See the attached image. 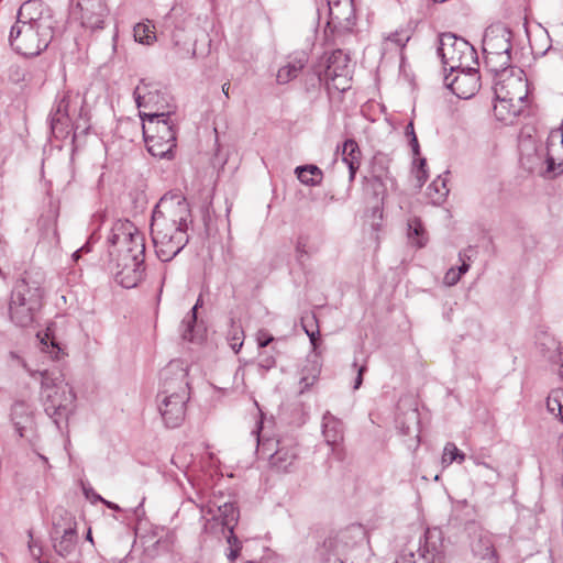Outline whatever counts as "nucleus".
I'll return each instance as SVG.
<instances>
[{"label": "nucleus", "instance_id": "obj_50", "mask_svg": "<svg viewBox=\"0 0 563 563\" xmlns=\"http://www.w3.org/2000/svg\"><path fill=\"white\" fill-rule=\"evenodd\" d=\"M303 329H305L306 334L309 336L311 344L313 345V347H316V342H317V339L319 335L318 327L313 330V329H308L306 325H303Z\"/></svg>", "mask_w": 563, "mask_h": 563}, {"label": "nucleus", "instance_id": "obj_21", "mask_svg": "<svg viewBox=\"0 0 563 563\" xmlns=\"http://www.w3.org/2000/svg\"><path fill=\"white\" fill-rule=\"evenodd\" d=\"M201 511L212 515L213 519L220 521L231 534L233 533V527L239 518L238 509L233 503L217 504L216 501H209L207 506L201 507Z\"/></svg>", "mask_w": 563, "mask_h": 563}, {"label": "nucleus", "instance_id": "obj_45", "mask_svg": "<svg viewBox=\"0 0 563 563\" xmlns=\"http://www.w3.org/2000/svg\"><path fill=\"white\" fill-rule=\"evenodd\" d=\"M461 279L460 273L455 268H450L444 275V284L454 286Z\"/></svg>", "mask_w": 563, "mask_h": 563}, {"label": "nucleus", "instance_id": "obj_26", "mask_svg": "<svg viewBox=\"0 0 563 563\" xmlns=\"http://www.w3.org/2000/svg\"><path fill=\"white\" fill-rule=\"evenodd\" d=\"M306 63L307 55L305 53L294 57L278 69L276 75L277 82L284 85L296 78L305 67Z\"/></svg>", "mask_w": 563, "mask_h": 563}, {"label": "nucleus", "instance_id": "obj_4", "mask_svg": "<svg viewBox=\"0 0 563 563\" xmlns=\"http://www.w3.org/2000/svg\"><path fill=\"white\" fill-rule=\"evenodd\" d=\"M23 367L32 378H40V396L44 411L57 429L62 430V422L67 423L76 410L77 397L73 386L59 371L32 369L24 362Z\"/></svg>", "mask_w": 563, "mask_h": 563}, {"label": "nucleus", "instance_id": "obj_20", "mask_svg": "<svg viewBox=\"0 0 563 563\" xmlns=\"http://www.w3.org/2000/svg\"><path fill=\"white\" fill-rule=\"evenodd\" d=\"M81 24L90 30L103 27L108 9L103 0H80Z\"/></svg>", "mask_w": 563, "mask_h": 563}, {"label": "nucleus", "instance_id": "obj_55", "mask_svg": "<svg viewBox=\"0 0 563 563\" xmlns=\"http://www.w3.org/2000/svg\"><path fill=\"white\" fill-rule=\"evenodd\" d=\"M558 362L560 363L559 375H560L561 379L563 380V352L559 353Z\"/></svg>", "mask_w": 563, "mask_h": 563}, {"label": "nucleus", "instance_id": "obj_14", "mask_svg": "<svg viewBox=\"0 0 563 563\" xmlns=\"http://www.w3.org/2000/svg\"><path fill=\"white\" fill-rule=\"evenodd\" d=\"M11 421L15 433L35 446L38 440L34 411L24 401H16L11 408Z\"/></svg>", "mask_w": 563, "mask_h": 563}, {"label": "nucleus", "instance_id": "obj_46", "mask_svg": "<svg viewBox=\"0 0 563 563\" xmlns=\"http://www.w3.org/2000/svg\"><path fill=\"white\" fill-rule=\"evenodd\" d=\"M175 46L177 47V55L180 57V58H185V57H192L195 56V48L191 47V46H188V47H185V46H181L179 47V43L177 41H175Z\"/></svg>", "mask_w": 563, "mask_h": 563}, {"label": "nucleus", "instance_id": "obj_5", "mask_svg": "<svg viewBox=\"0 0 563 563\" xmlns=\"http://www.w3.org/2000/svg\"><path fill=\"white\" fill-rule=\"evenodd\" d=\"M147 151L158 158H173L176 130L170 112H140Z\"/></svg>", "mask_w": 563, "mask_h": 563}, {"label": "nucleus", "instance_id": "obj_43", "mask_svg": "<svg viewBox=\"0 0 563 563\" xmlns=\"http://www.w3.org/2000/svg\"><path fill=\"white\" fill-rule=\"evenodd\" d=\"M243 331L240 328H233L230 339V346L238 353L243 345Z\"/></svg>", "mask_w": 563, "mask_h": 563}, {"label": "nucleus", "instance_id": "obj_7", "mask_svg": "<svg viewBox=\"0 0 563 563\" xmlns=\"http://www.w3.org/2000/svg\"><path fill=\"white\" fill-rule=\"evenodd\" d=\"M494 93L497 101L494 106L496 117L505 120L504 111L516 117L528 98L527 80L518 75H507L495 82Z\"/></svg>", "mask_w": 563, "mask_h": 563}, {"label": "nucleus", "instance_id": "obj_32", "mask_svg": "<svg viewBox=\"0 0 563 563\" xmlns=\"http://www.w3.org/2000/svg\"><path fill=\"white\" fill-rule=\"evenodd\" d=\"M295 173L300 183L307 186H317L322 180V172L316 165L298 166L296 167Z\"/></svg>", "mask_w": 563, "mask_h": 563}, {"label": "nucleus", "instance_id": "obj_28", "mask_svg": "<svg viewBox=\"0 0 563 563\" xmlns=\"http://www.w3.org/2000/svg\"><path fill=\"white\" fill-rule=\"evenodd\" d=\"M389 158L384 154H376L373 159V181L378 187H385V181L390 179L388 172Z\"/></svg>", "mask_w": 563, "mask_h": 563}, {"label": "nucleus", "instance_id": "obj_12", "mask_svg": "<svg viewBox=\"0 0 563 563\" xmlns=\"http://www.w3.org/2000/svg\"><path fill=\"white\" fill-rule=\"evenodd\" d=\"M363 538L364 530L361 526H351L329 536L320 549L323 563H344L347 551Z\"/></svg>", "mask_w": 563, "mask_h": 563}, {"label": "nucleus", "instance_id": "obj_49", "mask_svg": "<svg viewBox=\"0 0 563 563\" xmlns=\"http://www.w3.org/2000/svg\"><path fill=\"white\" fill-rule=\"evenodd\" d=\"M30 538H32V536L30 534ZM29 549H30V552H31V555L35 559V560H38L42 555V549L41 547H38L34 541L33 539H31V541L29 542Z\"/></svg>", "mask_w": 563, "mask_h": 563}, {"label": "nucleus", "instance_id": "obj_24", "mask_svg": "<svg viewBox=\"0 0 563 563\" xmlns=\"http://www.w3.org/2000/svg\"><path fill=\"white\" fill-rule=\"evenodd\" d=\"M321 373V364L316 355L307 357L300 368V393H305L318 380Z\"/></svg>", "mask_w": 563, "mask_h": 563}, {"label": "nucleus", "instance_id": "obj_31", "mask_svg": "<svg viewBox=\"0 0 563 563\" xmlns=\"http://www.w3.org/2000/svg\"><path fill=\"white\" fill-rule=\"evenodd\" d=\"M407 225L408 241L417 247H423L428 242V236L420 219H409Z\"/></svg>", "mask_w": 563, "mask_h": 563}, {"label": "nucleus", "instance_id": "obj_47", "mask_svg": "<svg viewBox=\"0 0 563 563\" xmlns=\"http://www.w3.org/2000/svg\"><path fill=\"white\" fill-rule=\"evenodd\" d=\"M256 340H257V344H258L260 347H265L271 342L274 341V338L271 334H268L267 332H265V331H260L257 333V339Z\"/></svg>", "mask_w": 563, "mask_h": 563}, {"label": "nucleus", "instance_id": "obj_23", "mask_svg": "<svg viewBox=\"0 0 563 563\" xmlns=\"http://www.w3.org/2000/svg\"><path fill=\"white\" fill-rule=\"evenodd\" d=\"M322 434L328 445L340 444L344 434L343 423L330 412H325L322 418Z\"/></svg>", "mask_w": 563, "mask_h": 563}, {"label": "nucleus", "instance_id": "obj_2", "mask_svg": "<svg viewBox=\"0 0 563 563\" xmlns=\"http://www.w3.org/2000/svg\"><path fill=\"white\" fill-rule=\"evenodd\" d=\"M55 21L38 0H27L19 9L11 26L9 43L25 56H37L47 48L54 36Z\"/></svg>", "mask_w": 563, "mask_h": 563}, {"label": "nucleus", "instance_id": "obj_33", "mask_svg": "<svg viewBox=\"0 0 563 563\" xmlns=\"http://www.w3.org/2000/svg\"><path fill=\"white\" fill-rule=\"evenodd\" d=\"M134 99L137 108H147L156 101L158 97L157 89H150L148 86L142 80L134 90Z\"/></svg>", "mask_w": 563, "mask_h": 563}, {"label": "nucleus", "instance_id": "obj_39", "mask_svg": "<svg viewBox=\"0 0 563 563\" xmlns=\"http://www.w3.org/2000/svg\"><path fill=\"white\" fill-rule=\"evenodd\" d=\"M465 454L461 452L454 443L448 442L445 444L442 455V463L444 465H450L453 462L461 464L465 461Z\"/></svg>", "mask_w": 563, "mask_h": 563}, {"label": "nucleus", "instance_id": "obj_19", "mask_svg": "<svg viewBox=\"0 0 563 563\" xmlns=\"http://www.w3.org/2000/svg\"><path fill=\"white\" fill-rule=\"evenodd\" d=\"M512 48L511 45V32L505 26H495L486 31L483 38V52L484 54H510Z\"/></svg>", "mask_w": 563, "mask_h": 563}, {"label": "nucleus", "instance_id": "obj_62", "mask_svg": "<svg viewBox=\"0 0 563 563\" xmlns=\"http://www.w3.org/2000/svg\"><path fill=\"white\" fill-rule=\"evenodd\" d=\"M87 539H88V540H90V541L92 540V539H91V532H90V531H88V533H87Z\"/></svg>", "mask_w": 563, "mask_h": 563}, {"label": "nucleus", "instance_id": "obj_27", "mask_svg": "<svg viewBox=\"0 0 563 563\" xmlns=\"http://www.w3.org/2000/svg\"><path fill=\"white\" fill-rule=\"evenodd\" d=\"M448 174L439 175L427 188V195L433 205H441L449 195Z\"/></svg>", "mask_w": 563, "mask_h": 563}, {"label": "nucleus", "instance_id": "obj_30", "mask_svg": "<svg viewBox=\"0 0 563 563\" xmlns=\"http://www.w3.org/2000/svg\"><path fill=\"white\" fill-rule=\"evenodd\" d=\"M133 35L137 43L148 46L157 40L155 25L150 20L137 23L133 29Z\"/></svg>", "mask_w": 563, "mask_h": 563}, {"label": "nucleus", "instance_id": "obj_29", "mask_svg": "<svg viewBox=\"0 0 563 563\" xmlns=\"http://www.w3.org/2000/svg\"><path fill=\"white\" fill-rule=\"evenodd\" d=\"M181 338L189 342H197L202 339L201 329L197 325V314H189L180 323Z\"/></svg>", "mask_w": 563, "mask_h": 563}, {"label": "nucleus", "instance_id": "obj_37", "mask_svg": "<svg viewBox=\"0 0 563 563\" xmlns=\"http://www.w3.org/2000/svg\"><path fill=\"white\" fill-rule=\"evenodd\" d=\"M547 408L550 413L563 422V388L553 389L547 398Z\"/></svg>", "mask_w": 563, "mask_h": 563}, {"label": "nucleus", "instance_id": "obj_51", "mask_svg": "<svg viewBox=\"0 0 563 563\" xmlns=\"http://www.w3.org/2000/svg\"><path fill=\"white\" fill-rule=\"evenodd\" d=\"M296 253L297 257L301 260L305 255H307L306 252V242L302 239H299L296 244Z\"/></svg>", "mask_w": 563, "mask_h": 563}, {"label": "nucleus", "instance_id": "obj_25", "mask_svg": "<svg viewBox=\"0 0 563 563\" xmlns=\"http://www.w3.org/2000/svg\"><path fill=\"white\" fill-rule=\"evenodd\" d=\"M342 161L346 164L350 180H353L361 164V151L354 140H346L342 146Z\"/></svg>", "mask_w": 563, "mask_h": 563}, {"label": "nucleus", "instance_id": "obj_60", "mask_svg": "<svg viewBox=\"0 0 563 563\" xmlns=\"http://www.w3.org/2000/svg\"><path fill=\"white\" fill-rule=\"evenodd\" d=\"M40 459L44 461L45 464L48 463L47 457L44 455L38 454Z\"/></svg>", "mask_w": 563, "mask_h": 563}, {"label": "nucleus", "instance_id": "obj_18", "mask_svg": "<svg viewBox=\"0 0 563 563\" xmlns=\"http://www.w3.org/2000/svg\"><path fill=\"white\" fill-rule=\"evenodd\" d=\"M144 258L134 257L126 261H117L119 271L115 273V280L128 289L137 286L144 275Z\"/></svg>", "mask_w": 563, "mask_h": 563}, {"label": "nucleus", "instance_id": "obj_54", "mask_svg": "<svg viewBox=\"0 0 563 563\" xmlns=\"http://www.w3.org/2000/svg\"><path fill=\"white\" fill-rule=\"evenodd\" d=\"M202 298L201 296L197 299L196 303L194 305V307L191 308V310L188 312L189 314H197V310L198 308L202 307Z\"/></svg>", "mask_w": 563, "mask_h": 563}, {"label": "nucleus", "instance_id": "obj_58", "mask_svg": "<svg viewBox=\"0 0 563 563\" xmlns=\"http://www.w3.org/2000/svg\"><path fill=\"white\" fill-rule=\"evenodd\" d=\"M410 416H411V418H412L413 420H417V418H418V413H417V411H416V410L411 411Z\"/></svg>", "mask_w": 563, "mask_h": 563}, {"label": "nucleus", "instance_id": "obj_56", "mask_svg": "<svg viewBox=\"0 0 563 563\" xmlns=\"http://www.w3.org/2000/svg\"><path fill=\"white\" fill-rule=\"evenodd\" d=\"M229 90H230V82H224L222 85V92L225 96V98H229Z\"/></svg>", "mask_w": 563, "mask_h": 563}, {"label": "nucleus", "instance_id": "obj_52", "mask_svg": "<svg viewBox=\"0 0 563 563\" xmlns=\"http://www.w3.org/2000/svg\"><path fill=\"white\" fill-rule=\"evenodd\" d=\"M461 265L456 268L460 275H464L470 269V264L463 258V254L460 253Z\"/></svg>", "mask_w": 563, "mask_h": 563}, {"label": "nucleus", "instance_id": "obj_35", "mask_svg": "<svg viewBox=\"0 0 563 563\" xmlns=\"http://www.w3.org/2000/svg\"><path fill=\"white\" fill-rule=\"evenodd\" d=\"M486 66L495 74L504 73L510 66V54H484Z\"/></svg>", "mask_w": 563, "mask_h": 563}, {"label": "nucleus", "instance_id": "obj_11", "mask_svg": "<svg viewBox=\"0 0 563 563\" xmlns=\"http://www.w3.org/2000/svg\"><path fill=\"white\" fill-rule=\"evenodd\" d=\"M437 52L444 70H450L451 74L477 64L475 48L464 38L451 33H444L439 37Z\"/></svg>", "mask_w": 563, "mask_h": 563}, {"label": "nucleus", "instance_id": "obj_8", "mask_svg": "<svg viewBox=\"0 0 563 563\" xmlns=\"http://www.w3.org/2000/svg\"><path fill=\"white\" fill-rule=\"evenodd\" d=\"M111 246L109 253L117 261H126L134 257H145V241L143 234L129 220H118L108 235Z\"/></svg>", "mask_w": 563, "mask_h": 563}, {"label": "nucleus", "instance_id": "obj_10", "mask_svg": "<svg viewBox=\"0 0 563 563\" xmlns=\"http://www.w3.org/2000/svg\"><path fill=\"white\" fill-rule=\"evenodd\" d=\"M394 563H445L441 532L428 529L419 536L417 543L409 542Z\"/></svg>", "mask_w": 563, "mask_h": 563}, {"label": "nucleus", "instance_id": "obj_36", "mask_svg": "<svg viewBox=\"0 0 563 563\" xmlns=\"http://www.w3.org/2000/svg\"><path fill=\"white\" fill-rule=\"evenodd\" d=\"M472 551L476 556L483 560L492 562L495 560V550L490 538L487 536L479 537L478 541L472 544Z\"/></svg>", "mask_w": 563, "mask_h": 563}, {"label": "nucleus", "instance_id": "obj_3", "mask_svg": "<svg viewBox=\"0 0 563 563\" xmlns=\"http://www.w3.org/2000/svg\"><path fill=\"white\" fill-rule=\"evenodd\" d=\"M188 371L178 361L170 362L162 372V387L157 394V407L164 424L177 428L185 420L190 388Z\"/></svg>", "mask_w": 563, "mask_h": 563}, {"label": "nucleus", "instance_id": "obj_42", "mask_svg": "<svg viewBox=\"0 0 563 563\" xmlns=\"http://www.w3.org/2000/svg\"><path fill=\"white\" fill-rule=\"evenodd\" d=\"M405 134H406V136L409 140V145L411 146L413 155H419L420 154V147H419L417 135L415 133V128H413V123L412 122H409L407 124L406 130H405Z\"/></svg>", "mask_w": 563, "mask_h": 563}, {"label": "nucleus", "instance_id": "obj_53", "mask_svg": "<svg viewBox=\"0 0 563 563\" xmlns=\"http://www.w3.org/2000/svg\"><path fill=\"white\" fill-rule=\"evenodd\" d=\"M96 498L99 499V501L103 503L109 509L120 510L119 505H117V504H114L112 501L103 499L100 495H96Z\"/></svg>", "mask_w": 563, "mask_h": 563}, {"label": "nucleus", "instance_id": "obj_41", "mask_svg": "<svg viewBox=\"0 0 563 563\" xmlns=\"http://www.w3.org/2000/svg\"><path fill=\"white\" fill-rule=\"evenodd\" d=\"M413 174L417 178L418 186L422 187L429 177L426 158L417 159V164L413 167Z\"/></svg>", "mask_w": 563, "mask_h": 563}, {"label": "nucleus", "instance_id": "obj_40", "mask_svg": "<svg viewBox=\"0 0 563 563\" xmlns=\"http://www.w3.org/2000/svg\"><path fill=\"white\" fill-rule=\"evenodd\" d=\"M411 38V31L409 29H398L395 32L390 33L386 41L388 43L395 44V46L404 48L406 44Z\"/></svg>", "mask_w": 563, "mask_h": 563}, {"label": "nucleus", "instance_id": "obj_13", "mask_svg": "<svg viewBox=\"0 0 563 563\" xmlns=\"http://www.w3.org/2000/svg\"><path fill=\"white\" fill-rule=\"evenodd\" d=\"M351 75L350 56L342 49L334 51L328 58L322 78L328 89L345 91L350 88Z\"/></svg>", "mask_w": 563, "mask_h": 563}, {"label": "nucleus", "instance_id": "obj_15", "mask_svg": "<svg viewBox=\"0 0 563 563\" xmlns=\"http://www.w3.org/2000/svg\"><path fill=\"white\" fill-rule=\"evenodd\" d=\"M456 75L451 78L452 74L444 76V84L450 90L461 99H470L479 89V75L473 67L462 68L454 71Z\"/></svg>", "mask_w": 563, "mask_h": 563}, {"label": "nucleus", "instance_id": "obj_1", "mask_svg": "<svg viewBox=\"0 0 563 563\" xmlns=\"http://www.w3.org/2000/svg\"><path fill=\"white\" fill-rule=\"evenodd\" d=\"M191 211L180 192H167L156 203L151 222L155 252L162 262L173 260L188 243Z\"/></svg>", "mask_w": 563, "mask_h": 563}, {"label": "nucleus", "instance_id": "obj_57", "mask_svg": "<svg viewBox=\"0 0 563 563\" xmlns=\"http://www.w3.org/2000/svg\"><path fill=\"white\" fill-rule=\"evenodd\" d=\"M239 555V551L238 550H234V549H231L230 550V553L228 554V558L233 561L238 558Z\"/></svg>", "mask_w": 563, "mask_h": 563}, {"label": "nucleus", "instance_id": "obj_38", "mask_svg": "<svg viewBox=\"0 0 563 563\" xmlns=\"http://www.w3.org/2000/svg\"><path fill=\"white\" fill-rule=\"evenodd\" d=\"M40 349L43 353L48 354L54 361H58L64 355L63 349L54 338L49 336L48 333H45L43 338H40Z\"/></svg>", "mask_w": 563, "mask_h": 563}, {"label": "nucleus", "instance_id": "obj_22", "mask_svg": "<svg viewBox=\"0 0 563 563\" xmlns=\"http://www.w3.org/2000/svg\"><path fill=\"white\" fill-rule=\"evenodd\" d=\"M52 539L54 549L58 555L67 558L75 552L78 541L75 526L69 525L64 529L55 526L52 532Z\"/></svg>", "mask_w": 563, "mask_h": 563}, {"label": "nucleus", "instance_id": "obj_59", "mask_svg": "<svg viewBox=\"0 0 563 563\" xmlns=\"http://www.w3.org/2000/svg\"><path fill=\"white\" fill-rule=\"evenodd\" d=\"M255 435H256V441H257V444H260V431L256 430L253 432Z\"/></svg>", "mask_w": 563, "mask_h": 563}, {"label": "nucleus", "instance_id": "obj_61", "mask_svg": "<svg viewBox=\"0 0 563 563\" xmlns=\"http://www.w3.org/2000/svg\"><path fill=\"white\" fill-rule=\"evenodd\" d=\"M84 250H85V246H84V247H81L80 250H76V252L74 253V256H78V253H79L80 251H84Z\"/></svg>", "mask_w": 563, "mask_h": 563}, {"label": "nucleus", "instance_id": "obj_48", "mask_svg": "<svg viewBox=\"0 0 563 563\" xmlns=\"http://www.w3.org/2000/svg\"><path fill=\"white\" fill-rule=\"evenodd\" d=\"M258 364L264 369H271L275 366L276 361L273 356H262Z\"/></svg>", "mask_w": 563, "mask_h": 563}, {"label": "nucleus", "instance_id": "obj_16", "mask_svg": "<svg viewBox=\"0 0 563 563\" xmlns=\"http://www.w3.org/2000/svg\"><path fill=\"white\" fill-rule=\"evenodd\" d=\"M299 451L296 441L284 438L276 441V450L269 455V465L279 473H290L296 470Z\"/></svg>", "mask_w": 563, "mask_h": 563}, {"label": "nucleus", "instance_id": "obj_64", "mask_svg": "<svg viewBox=\"0 0 563 563\" xmlns=\"http://www.w3.org/2000/svg\"><path fill=\"white\" fill-rule=\"evenodd\" d=\"M561 490H562V494H563V476H562V482H561Z\"/></svg>", "mask_w": 563, "mask_h": 563}, {"label": "nucleus", "instance_id": "obj_9", "mask_svg": "<svg viewBox=\"0 0 563 563\" xmlns=\"http://www.w3.org/2000/svg\"><path fill=\"white\" fill-rule=\"evenodd\" d=\"M42 290L25 280L15 284L9 305L11 320L20 327L30 325L42 307Z\"/></svg>", "mask_w": 563, "mask_h": 563}, {"label": "nucleus", "instance_id": "obj_44", "mask_svg": "<svg viewBox=\"0 0 563 563\" xmlns=\"http://www.w3.org/2000/svg\"><path fill=\"white\" fill-rule=\"evenodd\" d=\"M353 367L356 368L357 375L354 380L353 388L358 389L363 383V374L366 372L367 367L366 364L358 365L357 360L355 358L353 362Z\"/></svg>", "mask_w": 563, "mask_h": 563}, {"label": "nucleus", "instance_id": "obj_34", "mask_svg": "<svg viewBox=\"0 0 563 563\" xmlns=\"http://www.w3.org/2000/svg\"><path fill=\"white\" fill-rule=\"evenodd\" d=\"M470 460L476 466H483L486 470H488L492 473V476L489 477L492 481L496 482L500 478V473H499L498 468L492 463L490 454L488 451H486L484 449L474 451L470 455Z\"/></svg>", "mask_w": 563, "mask_h": 563}, {"label": "nucleus", "instance_id": "obj_63", "mask_svg": "<svg viewBox=\"0 0 563 563\" xmlns=\"http://www.w3.org/2000/svg\"><path fill=\"white\" fill-rule=\"evenodd\" d=\"M96 495H97L96 493H92V494H91V498H92L93 500H98V499L96 498Z\"/></svg>", "mask_w": 563, "mask_h": 563}, {"label": "nucleus", "instance_id": "obj_6", "mask_svg": "<svg viewBox=\"0 0 563 563\" xmlns=\"http://www.w3.org/2000/svg\"><path fill=\"white\" fill-rule=\"evenodd\" d=\"M84 103L85 99L79 92L66 91L57 96L49 113L51 130L55 137H66L79 129L77 120L86 115Z\"/></svg>", "mask_w": 563, "mask_h": 563}, {"label": "nucleus", "instance_id": "obj_17", "mask_svg": "<svg viewBox=\"0 0 563 563\" xmlns=\"http://www.w3.org/2000/svg\"><path fill=\"white\" fill-rule=\"evenodd\" d=\"M328 25L338 32H350L356 23L353 0H328Z\"/></svg>", "mask_w": 563, "mask_h": 563}]
</instances>
